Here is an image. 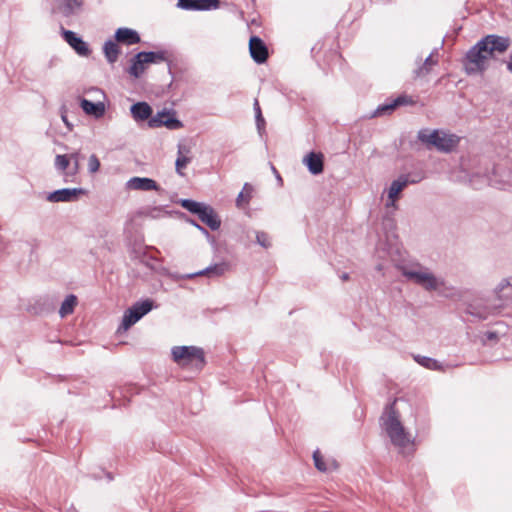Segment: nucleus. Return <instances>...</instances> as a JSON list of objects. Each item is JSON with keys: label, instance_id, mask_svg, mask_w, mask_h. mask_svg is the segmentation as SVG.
<instances>
[{"label": "nucleus", "instance_id": "nucleus-1", "mask_svg": "<svg viewBox=\"0 0 512 512\" xmlns=\"http://www.w3.org/2000/svg\"><path fill=\"white\" fill-rule=\"evenodd\" d=\"M397 399L389 402L379 419L380 425L385 429L393 445L405 448L410 443L408 433L400 421L399 412L396 409Z\"/></svg>", "mask_w": 512, "mask_h": 512}, {"label": "nucleus", "instance_id": "nucleus-2", "mask_svg": "<svg viewBox=\"0 0 512 512\" xmlns=\"http://www.w3.org/2000/svg\"><path fill=\"white\" fill-rule=\"evenodd\" d=\"M417 138L428 146L435 147L438 151L444 153L452 152L459 144L460 137L455 134H447L438 129L429 132L422 129L418 132Z\"/></svg>", "mask_w": 512, "mask_h": 512}, {"label": "nucleus", "instance_id": "nucleus-3", "mask_svg": "<svg viewBox=\"0 0 512 512\" xmlns=\"http://www.w3.org/2000/svg\"><path fill=\"white\" fill-rule=\"evenodd\" d=\"M490 55L484 46V42L477 41L465 54L462 64L467 75L484 73L488 68Z\"/></svg>", "mask_w": 512, "mask_h": 512}, {"label": "nucleus", "instance_id": "nucleus-4", "mask_svg": "<svg viewBox=\"0 0 512 512\" xmlns=\"http://www.w3.org/2000/svg\"><path fill=\"white\" fill-rule=\"evenodd\" d=\"M172 359L181 366L193 365L203 369L206 364L204 350L196 346H174L171 349Z\"/></svg>", "mask_w": 512, "mask_h": 512}, {"label": "nucleus", "instance_id": "nucleus-5", "mask_svg": "<svg viewBox=\"0 0 512 512\" xmlns=\"http://www.w3.org/2000/svg\"><path fill=\"white\" fill-rule=\"evenodd\" d=\"M402 275L427 291H435L443 284V282L439 281L433 273L427 271L423 272L403 268Z\"/></svg>", "mask_w": 512, "mask_h": 512}, {"label": "nucleus", "instance_id": "nucleus-6", "mask_svg": "<svg viewBox=\"0 0 512 512\" xmlns=\"http://www.w3.org/2000/svg\"><path fill=\"white\" fill-rule=\"evenodd\" d=\"M184 125L181 120L176 116V111L169 109H162L156 115L149 119V127L159 128L166 127L170 130H178Z\"/></svg>", "mask_w": 512, "mask_h": 512}, {"label": "nucleus", "instance_id": "nucleus-7", "mask_svg": "<svg viewBox=\"0 0 512 512\" xmlns=\"http://www.w3.org/2000/svg\"><path fill=\"white\" fill-rule=\"evenodd\" d=\"M413 104L414 100L412 97L406 94H401L394 99L388 98L384 103L378 105V107L373 111L371 117L374 118L391 115L398 107Z\"/></svg>", "mask_w": 512, "mask_h": 512}, {"label": "nucleus", "instance_id": "nucleus-8", "mask_svg": "<svg viewBox=\"0 0 512 512\" xmlns=\"http://www.w3.org/2000/svg\"><path fill=\"white\" fill-rule=\"evenodd\" d=\"M60 34L64 41L79 55L87 57L92 53L89 44L76 32L60 27Z\"/></svg>", "mask_w": 512, "mask_h": 512}, {"label": "nucleus", "instance_id": "nucleus-9", "mask_svg": "<svg viewBox=\"0 0 512 512\" xmlns=\"http://www.w3.org/2000/svg\"><path fill=\"white\" fill-rule=\"evenodd\" d=\"M420 179H410L407 174H401L396 180L392 181L388 190L387 206H394L395 202L400 198L401 192L408 184H415Z\"/></svg>", "mask_w": 512, "mask_h": 512}, {"label": "nucleus", "instance_id": "nucleus-10", "mask_svg": "<svg viewBox=\"0 0 512 512\" xmlns=\"http://www.w3.org/2000/svg\"><path fill=\"white\" fill-rule=\"evenodd\" d=\"M86 193L87 191L84 188H62L48 193L46 200L54 203L72 202L78 200L80 195Z\"/></svg>", "mask_w": 512, "mask_h": 512}, {"label": "nucleus", "instance_id": "nucleus-11", "mask_svg": "<svg viewBox=\"0 0 512 512\" xmlns=\"http://www.w3.org/2000/svg\"><path fill=\"white\" fill-rule=\"evenodd\" d=\"M480 42H484V46L487 49L490 57H492L495 52H505L510 46L509 37H504L497 34L486 35L480 39Z\"/></svg>", "mask_w": 512, "mask_h": 512}, {"label": "nucleus", "instance_id": "nucleus-12", "mask_svg": "<svg viewBox=\"0 0 512 512\" xmlns=\"http://www.w3.org/2000/svg\"><path fill=\"white\" fill-rule=\"evenodd\" d=\"M220 0H178L177 7L182 10L210 11L220 7Z\"/></svg>", "mask_w": 512, "mask_h": 512}, {"label": "nucleus", "instance_id": "nucleus-13", "mask_svg": "<svg viewBox=\"0 0 512 512\" xmlns=\"http://www.w3.org/2000/svg\"><path fill=\"white\" fill-rule=\"evenodd\" d=\"M249 51L251 58L257 64H263L268 59V48L259 36L253 35L250 37Z\"/></svg>", "mask_w": 512, "mask_h": 512}, {"label": "nucleus", "instance_id": "nucleus-14", "mask_svg": "<svg viewBox=\"0 0 512 512\" xmlns=\"http://www.w3.org/2000/svg\"><path fill=\"white\" fill-rule=\"evenodd\" d=\"M303 164L310 174L320 175L324 171V155L321 152L311 151L303 158Z\"/></svg>", "mask_w": 512, "mask_h": 512}, {"label": "nucleus", "instance_id": "nucleus-15", "mask_svg": "<svg viewBox=\"0 0 512 512\" xmlns=\"http://www.w3.org/2000/svg\"><path fill=\"white\" fill-rule=\"evenodd\" d=\"M228 269L229 264L227 262L215 263L198 272L187 274L186 278L192 279L198 276H207L208 278L220 277L224 275Z\"/></svg>", "mask_w": 512, "mask_h": 512}, {"label": "nucleus", "instance_id": "nucleus-16", "mask_svg": "<svg viewBox=\"0 0 512 512\" xmlns=\"http://www.w3.org/2000/svg\"><path fill=\"white\" fill-rule=\"evenodd\" d=\"M114 39L117 43L128 46L138 44L141 41L139 33L128 27H120L116 29L114 32Z\"/></svg>", "mask_w": 512, "mask_h": 512}, {"label": "nucleus", "instance_id": "nucleus-17", "mask_svg": "<svg viewBox=\"0 0 512 512\" xmlns=\"http://www.w3.org/2000/svg\"><path fill=\"white\" fill-rule=\"evenodd\" d=\"M126 188L131 190H159L158 183L148 177H132L126 183Z\"/></svg>", "mask_w": 512, "mask_h": 512}, {"label": "nucleus", "instance_id": "nucleus-18", "mask_svg": "<svg viewBox=\"0 0 512 512\" xmlns=\"http://www.w3.org/2000/svg\"><path fill=\"white\" fill-rule=\"evenodd\" d=\"M83 7V0H63L58 6V10L63 17L70 18L78 16L83 11Z\"/></svg>", "mask_w": 512, "mask_h": 512}, {"label": "nucleus", "instance_id": "nucleus-19", "mask_svg": "<svg viewBox=\"0 0 512 512\" xmlns=\"http://www.w3.org/2000/svg\"><path fill=\"white\" fill-rule=\"evenodd\" d=\"M130 112H131L133 119L136 122H144V121L149 122V119L153 117L152 116V113H153L152 107L147 102H144V101H140V102L132 104L130 107Z\"/></svg>", "mask_w": 512, "mask_h": 512}, {"label": "nucleus", "instance_id": "nucleus-20", "mask_svg": "<svg viewBox=\"0 0 512 512\" xmlns=\"http://www.w3.org/2000/svg\"><path fill=\"white\" fill-rule=\"evenodd\" d=\"M201 222L207 225L211 230H218L221 226V220L215 210L208 204L198 213Z\"/></svg>", "mask_w": 512, "mask_h": 512}, {"label": "nucleus", "instance_id": "nucleus-21", "mask_svg": "<svg viewBox=\"0 0 512 512\" xmlns=\"http://www.w3.org/2000/svg\"><path fill=\"white\" fill-rule=\"evenodd\" d=\"M80 107L85 114L93 116L96 119L103 117L105 114V105L103 102H93L86 98L80 99Z\"/></svg>", "mask_w": 512, "mask_h": 512}, {"label": "nucleus", "instance_id": "nucleus-22", "mask_svg": "<svg viewBox=\"0 0 512 512\" xmlns=\"http://www.w3.org/2000/svg\"><path fill=\"white\" fill-rule=\"evenodd\" d=\"M141 56L144 57L146 64H156L159 62H167L169 73L171 74V60L168 57V53L166 50H158V51H140Z\"/></svg>", "mask_w": 512, "mask_h": 512}, {"label": "nucleus", "instance_id": "nucleus-23", "mask_svg": "<svg viewBox=\"0 0 512 512\" xmlns=\"http://www.w3.org/2000/svg\"><path fill=\"white\" fill-rule=\"evenodd\" d=\"M102 51L109 64H114L121 54V49L115 39L106 40L103 44Z\"/></svg>", "mask_w": 512, "mask_h": 512}, {"label": "nucleus", "instance_id": "nucleus-24", "mask_svg": "<svg viewBox=\"0 0 512 512\" xmlns=\"http://www.w3.org/2000/svg\"><path fill=\"white\" fill-rule=\"evenodd\" d=\"M141 55V52H138L130 59V66L127 70L129 75L136 79L140 78L146 70L147 64L144 60V57Z\"/></svg>", "mask_w": 512, "mask_h": 512}, {"label": "nucleus", "instance_id": "nucleus-25", "mask_svg": "<svg viewBox=\"0 0 512 512\" xmlns=\"http://www.w3.org/2000/svg\"><path fill=\"white\" fill-rule=\"evenodd\" d=\"M77 303H78V299H77L76 295H74V294L67 295L59 309L60 317L64 318L67 315L72 314L74 312V309H75Z\"/></svg>", "mask_w": 512, "mask_h": 512}, {"label": "nucleus", "instance_id": "nucleus-26", "mask_svg": "<svg viewBox=\"0 0 512 512\" xmlns=\"http://www.w3.org/2000/svg\"><path fill=\"white\" fill-rule=\"evenodd\" d=\"M183 151H186L187 153H189V149H187L184 146L179 145L178 152H177V158L175 161V169H176V173L180 176H184V173L182 172V170L184 168H186V166L191 162V158L188 156H185L183 154Z\"/></svg>", "mask_w": 512, "mask_h": 512}, {"label": "nucleus", "instance_id": "nucleus-27", "mask_svg": "<svg viewBox=\"0 0 512 512\" xmlns=\"http://www.w3.org/2000/svg\"><path fill=\"white\" fill-rule=\"evenodd\" d=\"M141 318L129 307L122 317V322L118 327V332L127 331L130 327H132L136 322H138Z\"/></svg>", "mask_w": 512, "mask_h": 512}, {"label": "nucleus", "instance_id": "nucleus-28", "mask_svg": "<svg viewBox=\"0 0 512 512\" xmlns=\"http://www.w3.org/2000/svg\"><path fill=\"white\" fill-rule=\"evenodd\" d=\"M80 158L81 154L79 151H75L71 154H69L70 162H72V167L65 172V182L72 181L70 178H73L76 176L80 170Z\"/></svg>", "mask_w": 512, "mask_h": 512}, {"label": "nucleus", "instance_id": "nucleus-29", "mask_svg": "<svg viewBox=\"0 0 512 512\" xmlns=\"http://www.w3.org/2000/svg\"><path fill=\"white\" fill-rule=\"evenodd\" d=\"M154 307V301L151 299H145L134 303L130 308L142 318L148 314Z\"/></svg>", "mask_w": 512, "mask_h": 512}, {"label": "nucleus", "instance_id": "nucleus-30", "mask_svg": "<svg viewBox=\"0 0 512 512\" xmlns=\"http://www.w3.org/2000/svg\"><path fill=\"white\" fill-rule=\"evenodd\" d=\"M180 205L186 209L187 211H189L190 213L192 214H195V215H198V213H200V211L205 207V203L203 202H198L196 200H193V199H188V198H185V199H180L179 201Z\"/></svg>", "mask_w": 512, "mask_h": 512}, {"label": "nucleus", "instance_id": "nucleus-31", "mask_svg": "<svg viewBox=\"0 0 512 512\" xmlns=\"http://www.w3.org/2000/svg\"><path fill=\"white\" fill-rule=\"evenodd\" d=\"M253 192V186L249 183H245L242 191L238 194L236 198V205L238 207H242L244 204H248L251 200Z\"/></svg>", "mask_w": 512, "mask_h": 512}, {"label": "nucleus", "instance_id": "nucleus-32", "mask_svg": "<svg viewBox=\"0 0 512 512\" xmlns=\"http://www.w3.org/2000/svg\"><path fill=\"white\" fill-rule=\"evenodd\" d=\"M415 361L419 363L421 366L430 369V370H440L441 364L434 358L416 355L414 357Z\"/></svg>", "mask_w": 512, "mask_h": 512}, {"label": "nucleus", "instance_id": "nucleus-33", "mask_svg": "<svg viewBox=\"0 0 512 512\" xmlns=\"http://www.w3.org/2000/svg\"><path fill=\"white\" fill-rule=\"evenodd\" d=\"M438 62L437 59H433L432 53L424 60L423 64L415 70V76L421 77L427 75L432 66L436 65Z\"/></svg>", "mask_w": 512, "mask_h": 512}, {"label": "nucleus", "instance_id": "nucleus-34", "mask_svg": "<svg viewBox=\"0 0 512 512\" xmlns=\"http://www.w3.org/2000/svg\"><path fill=\"white\" fill-rule=\"evenodd\" d=\"M253 108L255 111V122L259 134L265 131V119L262 115L261 108L257 99H255Z\"/></svg>", "mask_w": 512, "mask_h": 512}, {"label": "nucleus", "instance_id": "nucleus-35", "mask_svg": "<svg viewBox=\"0 0 512 512\" xmlns=\"http://www.w3.org/2000/svg\"><path fill=\"white\" fill-rule=\"evenodd\" d=\"M469 315L477 318L478 320H486L488 318V311L486 308L476 307L470 305L466 311Z\"/></svg>", "mask_w": 512, "mask_h": 512}, {"label": "nucleus", "instance_id": "nucleus-36", "mask_svg": "<svg viewBox=\"0 0 512 512\" xmlns=\"http://www.w3.org/2000/svg\"><path fill=\"white\" fill-rule=\"evenodd\" d=\"M70 165L69 155H57L55 158V167L61 172H67Z\"/></svg>", "mask_w": 512, "mask_h": 512}, {"label": "nucleus", "instance_id": "nucleus-37", "mask_svg": "<svg viewBox=\"0 0 512 512\" xmlns=\"http://www.w3.org/2000/svg\"><path fill=\"white\" fill-rule=\"evenodd\" d=\"M313 460L317 470H319L320 472L328 471V466L318 449L313 452Z\"/></svg>", "mask_w": 512, "mask_h": 512}, {"label": "nucleus", "instance_id": "nucleus-38", "mask_svg": "<svg viewBox=\"0 0 512 512\" xmlns=\"http://www.w3.org/2000/svg\"><path fill=\"white\" fill-rule=\"evenodd\" d=\"M256 242L263 248H268L271 245L268 234L263 231L256 232Z\"/></svg>", "mask_w": 512, "mask_h": 512}, {"label": "nucleus", "instance_id": "nucleus-39", "mask_svg": "<svg viewBox=\"0 0 512 512\" xmlns=\"http://www.w3.org/2000/svg\"><path fill=\"white\" fill-rule=\"evenodd\" d=\"M511 287V281L509 278H503L499 284L497 285V287L495 288V292L496 294L498 295V298L499 299H503V296H502V292L507 289V288H510Z\"/></svg>", "mask_w": 512, "mask_h": 512}, {"label": "nucleus", "instance_id": "nucleus-40", "mask_svg": "<svg viewBox=\"0 0 512 512\" xmlns=\"http://www.w3.org/2000/svg\"><path fill=\"white\" fill-rule=\"evenodd\" d=\"M100 168V161L95 154H92L88 160V170L90 173H95Z\"/></svg>", "mask_w": 512, "mask_h": 512}, {"label": "nucleus", "instance_id": "nucleus-41", "mask_svg": "<svg viewBox=\"0 0 512 512\" xmlns=\"http://www.w3.org/2000/svg\"><path fill=\"white\" fill-rule=\"evenodd\" d=\"M188 222L193 225L194 227H196L200 232H202L208 239H211L213 240V237L211 236V234L209 233V231L204 228L203 226H201L200 224H198L195 220L193 219H188Z\"/></svg>", "mask_w": 512, "mask_h": 512}, {"label": "nucleus", "instance_id": "nucleus-42", "mask_svg": "<svg viewBox=\"0 0 512 512\" xmlns=\"http://www.w3.org/2000/svg\"><path fill=\"white\" fill-rule=\"evenodd\" d=\"M271 169H272V171H273L277 181L279 182V184L282 185L283 184V179H282L280 173L278 172V170L275 168V166L273 164H271Z\"/></svg>", "mask_w": 512, "mask_h": 512}, {"label": "nucleus", "instance_id": "nucleus-43", "mask_svg": "<svg viewBox=\"0 0 512 512\" xmlns=\"http://www.w3.org/2000/svg\"><path fill=\"white\" fill-rule=\"evenodd\" d=\"M61 118H62L63 122L65 123V125L69 128V130H71L72 125L68 122L67 116L62 114Z\"/></svg>", "mask_w": 512, "mask_h": 512}, {"label": "nucleus", "instance_id": "nucleus-44", "mask_svg": "<svg viewBox=\"0 0 512 512\" xmlns=\"http://www.w3.org/2000/svg\"><path fill=\"white\" fill-rule=\"evenodd\" d=\"M487 338L490 339V340H493V339H497L498 336H497L496 332H488L487 333Z\"/></svg>", "mask_w": 512, "mask_h": 512}, {"label": "nucleus", "instance_id": "nucleus-45", "mask_svg": "<svg viewBox=\"0 0 512 512\" xmlns=\"http://www.w3.org/2000/svg\"><path fill=\"white\" fill-rule=\"evenodd\" d=\"M339 277L342 281H347L350 278V276L347 272H343Z\"/></svg>", "mask_w": 512, "mask_h": 512}, {"label": "nucleus", "instance_id": "nucleus-46", "mask_svg": "<svg viewBox=\"0 0 512 512\" xmlns=\"http://www.w3.org/2000/svg\"><path fill=\"white\" fill-rule=\"evenodd\" d=\"M507 70L512 73V54L510 55V60L507 63Z\"/></svg>", "mask_w": 512, "mask_h": 512}, {"label": "nucleus", "instance_id": "nucleus-47", "mask_svg": "<svg viewBox=\"0 0 512 512\" xmlns=\"http://www.w3.org/2000/svg\"><path fill=\"white\" fill-rule=\"evenodd\" d=\"M154 212L159 213V212H160V210H159L158 208H153V209L151 210V212H150V215H151L152 217H156V215L154 214Z\"/></svg>", "mask_w": 512, "mask_h": 512}, {"label": "nucleus", "instance_id": "nucleus-48", "mask_svg": "<svg viewBox=\"0 0 512 512\" xmlns=\"http://www.w3.org/2000/svg\"><path fill=\"white\" fill-rule=\"evenodd\" d=\"M73 512H77V511L74 510Z\"/></svg>", "mask_w": 512, "mask_h": 512}]
</instances>
